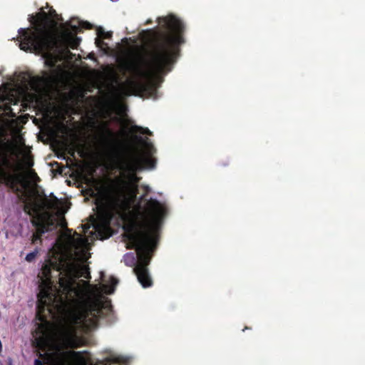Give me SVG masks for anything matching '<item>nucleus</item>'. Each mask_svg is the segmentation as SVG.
Masks as SVG:
<instances>
[{
	"instance_id": "obj_15",
	"label": "nucleus",
	"mask_w": 365,
	"mask_h": 365,
	"mask_svg": "<svg viewBox=\"0 0 365 365\" xmlns=\"http://www.w3.org/2000/svg\"><path fill=\"white\" fill-rule=\"evenodd\" d=\"M46 362L48 365H66L65 362L61 359H53L49 358L46 359ZM35 365H44L40 360H35Z\"/></svg>"
},
{
	"instance_id": "obj_22",
	"label": "nucleus",
	"mask_w": 365,
	"mask_h": 365,
	"mask_svg": "<svg viewBox=\"0 0 365 365\" xmlns=\"http://www.w3.org/2000/svg\"><path fill=\"white\" fill-rule=\"evenodd\" d=\"M82 26L87 29H91L92 28L91 24L88 22H83L82 24Z\"/></svg>"
},
{
	"instance_id": "obj_10",
	"label": "nucleus",
	"mask_w": 365,
	"mask_h": 365,
	"mask_svg": "<svg viewBox=\"0 0 365 365\" xmlns=\"http://www.w3.org/2000/svg\"><path fill=\"white\" fill-rule=\"evenodd\" d=\"M63 38L67 46L72 49H76L81 42V38L68 30L63 33Z\"/></svg>"
},
{
	"instance_id": "obj_23",
	"label": "nucleus",
	"mask_w": 365,
	"mask_h": 365,
	"mask_svg": "<svg viewBox=\"0 0 365 365\" xmlns=\"http://www.w3.org/2000/svg\"><path fill=\"white\" fill-rule=\"evenodd\" d=\"M26 165L27 167L29 168H31L34 165V162H33V160L32 159H28L26 160Z\"/></svg>"
},
{
	"instance_id": "obj_26",
	"label": "nucleus",
	"mask_w": 365,
	"mask_h": 365,
	"mask_svg": "<svg viewBox=\"0 0 365 365\" xmlns=\"http://www.w3.org/2000/svg\"><path fill=\"white\" fill-rule=\"evenodd\" d=\"M40 80H41V81H43V82H46V81H48V78H40Z\"/></svg>"
},
{
	"instance_id": "obj_4",
	"label": "nucleus",
	"mask_w": 365,
	"mask_h": 365,
	"mask_svg": "<svg viewBox=\"0 0 365 365\" xmlns=\"http://www.w3.org/2000/svg\"><path fill=\"white\" fill-rule=\"evenodd\" d=\"M37 16L38 23L34 29L21 28L19 30V47L24 51L41 54L45 59L46 65L53 68L58 61V41L47 28V15L41 13Z\"/></svg>"
},
{
	"instance_id": "obj_2",
	"label": "nucleus",
	"mask_w": 365,
	"mask_h": 365,
	"mask_svg": "<svg viewBox=\"0 0 365 365\" xmlns=\"http://www.w3.org/2000/svg\"><path fill=\"white\" fill-rule=\"evenodd\" d=\"M158 23L168 32L155 34L150 49L142 58L140 64L127 61L123 65L124 69L133 76L125 82L130 94L153 88L154 78L171 71L180 52L179 46L185 43V26L180 19L171 14L158 18Z\"/></svg>"
},
{
	"instance_id": "obj_7",
	"label": "nucleus",
	"mask_w": 365,
	"mask_h": 365,
	"mask_svg": "<svg viewBox=\"0 0 365 365\" xmlns=\"http://www.w3.org/2000/svg\"><path fill=\"white\" fill-rule=\"evenodd\" d=\"M32 223L35 228H68V223L61 211L36 210Z\"/></svg>"
},
{
	"instance_id": "obj_27",
	"label": "nucleus",
	"mask_w": 365,
	"mask_h": 365,
	"mask_svg": "<svg viewBox=\"0 0 365 365\" xmlns=\"http://www.w3.org/2000/svg\"><path fill=\"white\" fill-rule=\"evenodd\" d=\"M72 29H73V30H74L76 31H77L78 27L76 26H73Z\"/></svg>"
},
{
	"instance_id": "obj_1",
	"label": "nucleus",
	"mask_w": 365,
	"mask_h": 365,
	"mask_svg": "<svg viewBox=\"0 0 365 365\" xmlns=\"http://www.w3.org/2000/svg\"><path fill=\"white\" fill-rule=\"evenodd\" d=\"M61 230L38 274L37 295L38 309L46 307L58 319L49 335L58 351L81 344L80 331L95 328L98 319L110 310L102 294H112L118 283L113 277L110 278V284L101 286L79 279L91 277L83 264L90 257L91 243L108 239L113 235V230H83V235L74 230Z\"/></svg>"
},
{
	"instance_id": "obj_6",
	"label": "nucleus",
	"mask_w": 365,
	"mask_h": 365,
	"mask_svg": "<svg viewBox=\"0 0 365 365\" xmlns=\"http://www.w3.org/2000/svg\"><path fill=\"white\" fill-rule=\"evenodd\" d=\"M156 165V159L150 156H134L124 158L118 163V168L121 170L123 178L119 180V186L134 187L138 186L140 178L137 173L145 169H153Z\"/></svg>"
},
{
	"instance_id": "obj_29",
	"label": "nucleus",
	"mask_w": 365,
	"mask_h": 365,
	"mask_svg": "<svg viewBox=\"0 0 365 365\" xmlns=\"http://www.w3.org/2000/svg\"><path fill=\"white\" fill-rule=\"evenodd\" d=\"M21 108H19V109L18 113H19V112H21Z\"/></svg>"
},
{
	"instance_id": "obj_12",
	"label": "nucleus",
	"mask_w": 365,
	"mask_h": 365,
	"mask_svg": "<svg viewBox=\"0 0 365 365\" xmlns=\"http://www.w3.org/2000/svg\"><path fill=\"white\" fill-rule=\"evenodd\" d=\"M91 224H80L78 228H112L109 225V219L106 220V224L104 225H100L96 222V219L94 216H91Z\"/></svg>"
},
{
	"instance_id": "obj_13",
	"label": "nucleus",
	"mask_w": 365,
	"mask_h": 365,
	"mask_svg": "<svg viewBox=\"0 0 365 365\" xmlns=\"http://www.w3.org/2000/svg\"><path fill=\"white\" fill-rule=\"evenodd\" d=\"M51 197L52 199L49 200L46 196H45L43 200V206L48 210L56 208L58 202V198L53 193L51 194Z\"/></svg>"
},
{
	"instance_id": "obj_28",
	"label": "nucleus",
	"mask_w": 365,
	"mask_h": 365,
	"mask_svg": "<svg viewBox=\"0 0 365 365\" xmlns=\"http://www.w3.org/2000/svg\"><path fill=\"white\" fill-rule=\"evenodd\" d=\"M135 138H136L138 140H142V138H141V137H138V136H136Z\"/></svg>"
},
{
	"instance_id": "obj_25",
	"label": "nucleus",
	"mask_w": 365,
	"mask_h": 365,
	"mask_svg": "<svg viewBox=\"0 0 365 365\" xmlns=\"http://www.w3.org/2000/svg\"><path fill=\"white\" fill-rule=\"evenodd\" d=\"M228 165H229V162L227 160L220 162L221 166H227Z\"/></svg>"
},
{
	"instance_id": "obj_11",
	"label": "nucleus",
	"mask_w": 365,
	"mask_h": 365,
	"mask_svg": "<svg viewBox=\"0 0 365 365\" xmlns=\"http://www.w3.org/2000/svg\"><path fill=\"white\" fill-rule=\"evenodd\" d=\"M63 354L71 359L73 365H88V359L81 352L68 351Z\"/></svg>"
},
{
	"instance_id": "obj_17",
	"label": "nucleus",
	"mask_w": 365,
	"mask_h": 365,
	"mask_svg": "<svg viewBox=\"0 0 365 365\" xmlns=\"http://www.w3.org/2000/svg\"><path fill=\"white\" fill-rule=\"evenodd\" d=\"M36 231L33 233L32 235V242L36 243L38 240L41 241V237L43 234L45 233V231H48V230H36Z\"/></svg>"
},
{
	"instance_id": "obj_21",
	"label": "nucleus",
	"mask_w": 365,
	"mask_h": 365,
	"mask_svg": "<svg viewBox=\"0 0 365 365\" xmlns=\"http://www.w3.org/2000/svg\"><path fill=\"white\" fill-rule=\"evenodd\" d=\"M143 189L145 190V193L140 197V201H145V197L146 195L150 192V189L149 187V186L148 185H144L143 186Z\"/></svg>"
},
{
	"instance_id": "obj_24",
	"label": "nucleus",
	"mask_w": 365,
	"mask_h": 365,
	"mask_svg": "<svg viewBox=\"0 0 365 365\" xmlns=\"http://www.w3.org/2000/svg\"><path fill=\"white\" fill-rule=\"evenodd\" d=\"M103 43V41L101 39H99L98 38H96V44L97 45V46H101V44Z\"/></svg>"
},
{
	"instance_id": "obj_20",
	"label": "nucleus",
	"mask_w": 365,
	"mask_h": 365,
	"mask_svg": "<svg viewBox=\"0 0 365 365\" xmlns=\"http://www.w3.org/2000/svg\"><path fill=\"white\" fill-rule=\"evenodd\" d=\"M98 35L104 38H110L112 36V34L110 32H105L102 28L98 29Z\"/></svg>"
},
{
	"instance_id": "obj_9",
	"label": "nucleus",
	"mask_w": 365,
	"mask_h": 365,
	"mask_svg": "<svg viewBox=\"0 0 365 365\" xmlns=\"http://www.w3.org/2000/svg\"><path fill=\"white\" fill-rule=\"evenodd\" d=\"M41 13H45L47 15L48 20H47L46 25H47L48 29L50 31H51L50 24L55 26L56 24V21L62 20V18L56 13V10L53 9L52 7L50 8L48 13H46V11H44L41 9V11L40 12L37 13L35 16L31 15L29 18V22L33 25V26L31 27L30 29H34L36 26V25L38 23V18L37 15Z\"/></svg>"
},
{
	"instance_id": "obj_5",
	"label": "nucleus",
	"mask_w": 365,
	"mask_h": 365,
	"mask_svg": "<svg viewBox=\"0 0 365 365\" xmlns=\"http://www.w3.org/2000/svg\"><path fill=\"white\" fill-rule=\"evenodd\" d=\"M167 208L155 199L147 200L143 207L140 202L135 206V216L139 226L120 225L118 228H161L167 215Z\"/></svg>"
},
{
	"instance_id": "obj_14",
	"label": "nucleus",
	"mask_w": 365,
	"mask_h": 365,
	"mask_svg": "<svg viewBox=\"0 0 365 365\" xmlns=\"http://www.w3.org/2000/svg\"><path fill=\"white\" fill-rule=\"evenodd\" d=\"M101 129L103 132L102 138L104 140H109L113 139L115 137V133L109 128L108 125L107 123H103Z\"/></svg>"
},
{
	"instance_id": "obj_8",
	"label": "nucleus",
	"mask_w": 365,
	"mask_h": 365,
	"mask_svg": "<svg viewBox=\"0 0 365 365\" xmlns=\"http://www.w3.org/2000/svg\"><path fill=\"white\" fill-rule=\"evenodd\" d=\"M138 190V186L135 185L126 187L118 186V200L121 201L125 207L130 208L136 201Z\"/></svg>"
},
{
	"instance_id": "obj_19",
	"label": "nucleus",
	"mask_w": 365,
	"mask_h": 365,
	"mask_svg": "<svg viewBox=\"0 0 365 365\" xmlns=\"http://www.w3.org/2000/svg\"><path fill=\"white\" fill-rule=\"evenodd\" d=\"M38 252V250H35L34 252L29 253L26 256V260L29 262H33L35 259Z\"/></svg>"
},
{
	"instance_id": "obj_18",
	"label": "nucleus",
	"mask_w": 365,
	"mask_h": 365,
	"mask_svg": "<svg viewBox=\"0 0 365 365\" xmlns=\"http://www.w3.org/2000/svg\"><path fill=\"white\" fill-rule=\"evenodd\" d=\"M132 129L134 132H139L141 134H146L149 135H152V132L148 128H142L138 125H134Z\"/></svg>"
},
{
	"instance_id": "obj_16",
	"label": "nucleus",
	"mask_w": 365,
	"mask_h": 365,
	"mask_svg": "<svg viewBox=\"0 0 365 365\" xmlns=\"http://www.w3.org/2000/svg\"><path fill=\"white\" fill-rule=\"evenodd\" d=\"M3 110L5 113V115L9 118H13L16 117L17 113L13 111V109L11 108L10 105H4Z\"/></svg>"
},
{
	"instance_id": "obj_3",
	"label": "nucleus",
	"mask_w": 365,
	"mask_h": 365,
	"mask_svg": "<svg viewBox=\"0 0 365 365\" xmlns=\"http://www.w3.org/2000/svg\"><path fill=\"white\" fill-rule=\"evenodd\" d=\"M122 241L127 248H135L136 254L129 252L123 256V262L128 267H134L133 272L143 287L152 285V279L147 266L149 264L159 233L158 230H123Z\"/></svg>"
}]
</instances>
